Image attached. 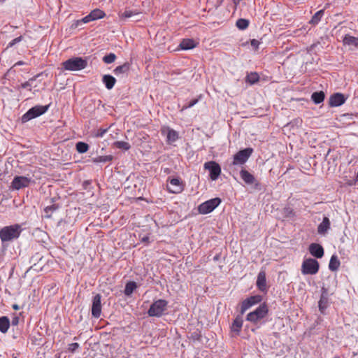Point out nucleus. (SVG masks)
Segmentation results:
<instances>
[{"instance_id":"obj_21","label":"nucleus","mask_w":358,"mask_h":358,"mask_svg":"<svg viewBox=\"0 0 358 358\" xmlns=\"http://www.w3.org/2000/svg\"><path fill=\"white\" fill-rule=\"evenodd\" d=\"M241 178L247 184H253L255 181V177L246 170H241L240 172Z\"/></svg>"},{"instance_id":"obj_29","label":"nucleus","mask_w":358,"mask_h":358,"mask_svg":"<svg viewBox=\"0 0 358 358\" xmlns=\"http://www.w3.org/2000/svg\"><path fill=\"white\" fill-rule=\"evenodd\" d=\"M328 306V299L326 295L322 294L321 295L320 299L319 301V309L323 313L324 310L327 308Z\"/></svg>"},{"instance_id":"obj_11","label":"nucleus","mask_w":358,"mask_h":358,"mask_svg":"<svg viewBox=\"0 0 358 358\" xmlns=\"http://www.w3.org/2000/svg\"><path fill=\"white\" fill-rule=\"evenodd\" d=\"M204 168L209 170L210 177L213 180H217L221 173V168L215 162H208L205 163Z\"/></svg>"},{"instance_id":"obj_2","label":"nucleus","mask_w":358,"mask_h":358,"mask_svg":"<svg viewBox=\"0 0 358 358\" xmlns=\"http://www.w3.org/2000/svg\"><path fill=\"white\" fill-rule=\"evenodd\" d=\"M87 65V60L78 57H72L62 63L63 69L71 71L83 70L86 68Z\"/></svg>"},{"instance_id":"obj_9","label":"nucleus","mask_w":358,"mask_h":358,"mask_svg":"<svg viewBox=\"0 0 358 358\" xmlns=\"http://www.w3.org/2000/svg\"><path fill=\"white\" fill-rule=\"evenodd\" d=\"M31 182V178L26 176H15L11 182V187L13 189L19 190L22 188L28 187Z\"/></svg>"},{"instance_id":"obj_19","label":"nucleus","mask_w":358,"mask_h":358,"mask_svg":"<svg viewBox=\"0 0 358 358\" xmlns=\"http://www.w3.org/2000/svg\"><path fill=\"white\" fill-rule=\"evenodd\" d=\"M243 321L242 317L241 316L236 317L231 324V331L236 334V335H238L243 327Z\"/></svg>"},{"instance_id":"obj_37","label":"nucleus","mask_w":358,"mask_h":358,"mask_svg":"<svg viewBox=\"0 0 358 358\" xmlns=\"http://www.w3.org/2000/svg\"><path fill=\"white\" fill-rule=\"evenodd\" d=\"M236 24L239 29L244 30L248 27L249 22L245 19L241 18L236 21Z\"/></svg>"},{"instance_id":"obj_3","label":"nucleus","mask_w":358,"mask_h":358,"mask_svg":"<svg viewBox=\"0 0 358 358\" xmlns=\"http://www.w3.org/2000/svg\"><path fill=\"white\" fill-rule=\"evenodd\" d=\"M167 301L164 299H158L151 304L148 311V314L150 317H159L164 315L167 309Z\"/></svg>"},{"instance_id":"obj_18","label":"nucleus","mask_w":358,"mask_h":358,"mask_svg":"<svg viewBox=\"0 0 358 358\" xmlns=\"http://www.w3.org/2000/svg\"><path fill=\"white\" fill-rule=\"evenodd\" d=\"M343 44L348 45L350 48H358V38L350 35H345L343 38Z\"/></svg>"},{"instance_id":"obj_36","label":"nucleus","mask_w":358,"mask_h":358,"mask_svg":"<svg viewBox=\"0 0 358 358\" xmlns=\"http://www.w3.org/2000/svg\"><path fill=\"white\" fill-rule=\"evenodd\" d=\"M259 80V76L257 73H250L246 77V82L252 85Z\"/></svg>"},{"instance_id":"obj_20","label":"nucleus","mask_w":358,"mask_h":358,"mask_svg":"<svg viewBox=\"0 0 358 358\" xmlns=\"http://www.w3.org/2000/svg\"><path fill=\"white\" fill-rule=\"evenodd\" d=\"M197 45V43L193 39L186 38L183 39L180 43V47L182 50H190L195 48Z\"/></svg>"},{"instance_id":"obj_17","label":"nucleus","mask_w":358,"mask_h":358,"mask_svg":"<svg viewBox=\"0 0 358 358\" xmlns=\"http://www.w3.org/2000/svg\"><path fill=\"white\" fill-rule=\"evenodd\" d=\"M330 229V221L327 217H324L322 222L318 225L317 232L319 234L325 235Z\"/></svg>"},{"instance_id":"obj_39","label":"nucleus","mask_w":358,"mask_h":358,"mask_svg":"<svg viewBox=\"0 0 358 358\" xmlns=\"http://www.w3.org/2000/svg\"><path fill=\"white\" fill-rule=\"evenodd\" d=\"M116 56L114 53H110L103 57V61L106 64H111L115 62Z\"/></svg>"},{"instance_id":"obj_46","label":"nucleus","mask_w":358,"mask_h":358,"mask_svg":"<svg viewBox=\"0 0 358 358\" xmlns=\"http://www.w3.org/2000/svg\"><path fill=\"white\" fill-rule=\"evenodd\" d=\"M19 322V318L17 317H15L12 320V324L13 325H17Z\"/></svg>"},{"instance_id":"obj_43","label":"nucleus","mask_w":358,"mask_h":358,"mask_svg":"<svg viewBox=\"0 0 358 358\" xmlns=\"http://www.w3.org/2000/svg\"><path fill=\"white\" fill-rule=\"evenodd\" d=\"M55 208L51 206H48L46 207L45 209H44V211H45V216L46 217H50V213H52Z\"/></svg>"},{"instance_id":"obj_25","label":"nucleus","mask_w":358,"mask_h":358,"mask_svg":"<svg viewBox=\"0 0 358 358\" xmlns=\"http://www.w3.org/2000/svg\"><path fill=\"white\" fill-rule=\"evenodd\" d=\"M141 13L137 10H125L123 13L120 15V17L122 20L136 17L138 16Z\"/></svg>"},{"instance_id":"obj_13","label":"nucleus","mask_w":358,"mask_h":358,"mask_svg":"<svg viewBox=\"0 0 358 358\" xmlns=\"http://www.w3.org/2000/svg\"><path fill=\"white\" fill-rule=\"evenodd\" d=\"M101 313V295L96 294L92 301V315L96 318H99Z\"/></svg>"},{"instance_id":"obj_48","label":"nucleus","mask_w":358,"mask_h":358,"mask_svg":"<svg viewBox=\"0 0 358 358\" xmlns=\"http://www.w3.org/2000/svg\"><path fill=\"white\" fill-rule=\"evenodd\" d=\"M13 309H15V310H18V309H19V306H18V305H17V304H14V305L13 306Z\"/></svg>"},{"instance_id":"obj_41","label":"nucleus","mask_w":358,"mask_h":358,"mask_svg":"<svg viewBox=\"0 0 358 358\" xmlns=\"http://www.w3.org/2000/svg\"><path fill=\"white\" fill-rule=\"evenodd\" d=\"M260 41L256 39H252L250 41V45L253 50H256L259 48V46L260 45Z\"/></svg>"},{"instance_id":"obj_7","label":"nucleus","mask_w":358,"mask_h":358,"mask_svg":"<svg viewBox=\"0 0 358 358\" xmlns=\"http://www.w3.org/2000/svg\"><path fill=\"white\" fill-rule=\"evenodd\" d=\"M221 203L220 198H213L208 200L198 206V211L200 214L206 215L211 213Z\"/></svg>"},{"instance_id":"obj_42","label":"nucleus","mask_w":358,"mask_h":358,"mask_svg":"<svg viewBox=\"0 0 358 358\" xmlns=\"http://www.w3.org/2000/svg\"><path fill=\"white\" fill-rule=\"evenodd\" d=\"M22 39V36H19V37H17L15 38H14L13 40H12L8 45L7 48H10V47H12L14 45L20 43Z\"/></svg>"},{"instance_id":"obj_32","label":"nucleus","mask_w":358,"mask_h":358,"mask_svg":"<svg viewBox=\"0 0 358 358\" xmlns=\"http://www.w3.org/2000/svg\"><path fill=\"white\" fill-rule=\"evenodd\" d=\"M113 159L112 155L99 156L92 159L94 163H105L110 162Z\"/></svg>"},{"instance_id":"obj_44","label":"nucleus","mask_w":358,"mask_h":358,"mask_svg":"<svg viewBox=\"0 0 358 358\" xmlns=\"http://www.w3.org/2000/svg\"><path fill=\"white\" fill-rule=\"evenodd\" d=\"M79 348V344L78 343H73L69 345V350L74 352Z\"/></svg>"},{"instance_id":"obj_38","label":"nucleus","mask_w":358,"mask_h":358,"mask_svg":"<svg viewBox=\"0 0 358 358\" xmlns=\"http://www.w3.org/2000/svg\"><path fill=\"white\" fill-rule=\"evenodd\" d=\"M107 131V129H98L92 131V136L95 138H101L104 136Z\"/></svg>"},{"instance_id":"obj_50","label":"nucleus","mask_w":358,"mask_h":358,"mask_svg":"<svg viewBox=\"0 0 358 358\" xmlns=\"http://www.w3.org/2000/svg\"><path fill=\"white\" fill-rule=\"evenodd\" d=\"M335 358H338V357H335Z\"/></svg>"},{"instance_id":"obj_23","label":"nucleus","mask_w":358,"mask_h":358,"mask_svg":"<svg viewBox=\"0 0 358 358\" xmlns=\"http://www.w3.org/2000/svg\"><path fill=\"white\" fill-rule=\"evenodd\" d=\"M340 264L341 263L338 257L336 255H332L329 261V268L332 271H337Z\"/></svg>"},{"instance_id":"obj_16","label":"nucleus","mask_w":358,"mask_h":358,"mask_svg":"<svg viewBox=\"0 0 358 358\" xmlns=\"http://www.w3.org/2000/svg\"><path fill=\"white\" fill-rule=\"evenodd\" d=\"M310 253L316 258H321L324 255L323 248L317 243H312L309 247Z\"/></svg>"},{"instance_id":"obj_4","label":"nucleus","mask_w":358,"mask_h":358,"mask_svg":"<svg viewBox=\"0 0 358 358\" xmlns=\"http://www.w3.org/2000/svg\"><path fill=\"white\" fill-rule=\"evenodd\" d=\"M268 309L265 303L259 305L255 310L249 313L246 316V320L256 324L264 319L268 314Z\"/></svg>"},{"instance_id":"obj_34","label":"nucleus","mask_w":358,"mask_h":358,"mask_svg":"<svg viewBox=\"0 0 358 358\" xmlns=\"http://www.w3.org/2000/svg\"><path fill=\"white\" fill-rule=\"evenodd\" d=\"M136 288V285L134 282H129L127 283L125 289H124V294L127 296L131 295L134 289Z\"/></svg>"},{"instance_id":"obj_33","label":"nucleus","mask_w":358,"mask_h":358,"mask_svg":"<svg viewBox=\"0 0 358 358\" xmlns=\"http://www.w3.org/2000/svg\"><path fill=\"white\" fill-rule=\"evenodd\" d=\"M76 147L78 152L81 154L87 152L89 150V145L84 142H78Z\"/></svg>"},{"instance_id":"obj_27","label":"nucleus","mask_w":358,"mask_h":358,"mask_svg":"<svg viewBox=\"0 0 358 358\" xmlns=\"http://www.w3.org/2000/svg\"><path fill=\"white\" fill-rule=\"evenodd\" d=\"M325 97V94L322 91L316 92L312 94L311 99L315 104L322 103Z\"/></svg>"},{"instance_id":"obj_45","label":"nucleus","mask_w":358,"mask_h":358,"mask_svg":"<svg viewBox=\"0 0 358 358\" xmlns=\"http://www.w3.org/2000/svg\"><path fill=\"white\" fill-rule=\"evenodd\" d=\"M198 102V100L197 99H193L187 105L185 106L182 110H185V109H187V108H192V106H194L196 103Z\"/></svg>"},{"instance_id":"obj_40","label":"nucleus","mask_w":358,"mask_h":358,"mask_svg":"<svg viewBox=\"0 0 358 358\" xmlns=\"http://www.w3.org/2000/svg\"><path fill=\"white\" fill-rule=\"evenodd\" d=\"M91 21H94V20H92L90 14H89V15H86L85 17H84L83 18H82L81 20H77L75 23V26L77 27L81 23H88Z\"/></svg>"},{"instance_id":"obj_24","label":"nucleus","mask_w":358,"mask_h":358,"mask_svg":"<svg viewBox=\"0 0 358 358\" xmlns=\"http://www.w3.org/2000/svg\"><path fill=\"white\" fill-rule=\"evenodd\" d=\"M257 285L258 288L264 291L266 289V276L264 272H260L257 276Z\"/></svg>"},{"instance_id":"obj_28","label":"nucleus","mask_w":358,"mask_h":358,"mask_svg":"<svg viewBox=\"0 0 358 358\" xmlns=\"http://www.w3.org/2000/svg\"><path fill=\"white\" fill-rule=\"evenodd\" d=\"M129 69V66L128 64L125 63L123 65L118 66L114 69V73L116 76L120 75V74H124L126 73Z\"/></svg>"},{"instance_id":"obj_1","label":"nucleus","mask_w":358,"mask_h":358,"mask_svg":"<svg viewBox=\"0 0 358 358\" xmlns=\"http://www.w3.org/2000/svg\"><path fill=\"white\" fill-rule=\"evenodd\" d=\"M22 231V226L18 224L4 227L0 230V238L2 242L11 241L17 238Z\"/></svg>"},{"instance_id":"obj_10","label":"nucleus","mask_w":358,"mask_h":358,"mask_svg":"<svg viewBox=\"0 0 358 358\" xmlns=\"http://www.w3.org/2000/svg\"><path fill=\"white\" fill-rule=\"evenodd\" d=\"M167 189L173 194H179L183 190V185L180 180L178 178H169Z\"/></svg>"},{"instance_id":"obj_49","label":"nucleus","mask_w":358,"mask_h":358,"mask_svg":"<svg viewBox=\"0 0 358 358\" xmlns=\"http://www.w3.org/2000/svg\"><path fill=\"white\" fill-rule=\"evenodd\" d=\"M148 239V238H143V241H147Z\"/></svg>"},{"instance_id":"obj_30","label":"nucleus","mask_w":358,"mask_h":358,"mask_svg":"<svg viewBox=\"0 0 358 358\" xmlns=\"http://www.w3.org/2000/svg\"><path fill=\"white\" fill-rule=\"evenodd\" d=\"M90 14L93 20L101 19L105 15L104 12L100 9H94Z\"/></svg>"},{"instance_id":"obj_47","label":"nucleus","mask_w":358,"mask_h":358,"mask_svg":"<svg viewBox=\"0 0 358 358\" xmlns=\"http://www.w3.org/2000/svg\"><path fill=\"white\" fill-rule=\"evenodd\" d=\"M29 87H30V85H29V83L28 82L24 83V84H22V87L23 88H28Z\"/></svg>"},{"instance_id":"obj_5","label":"nucleus","mask_w":358,"mask_h":358,"mask_svg":"<svg viewBox=\"0 0 358 358\" xmlns=\"http://www.w3.org/2000/svg\"><path fill=\"white\" fill-rule=\"evenodd\" d=\"M319 268L318 262L314 259L309 258L303 262L301 272L303 275H315L318 272Z\"/></svg>"},{"instance_id":"obj_35","label":"nucleus","mask_w":358,"mask_h":358,"mask_svg":"<svg viewBox=\"0 0 358 358\" xmlns=\"http://www.w3.org/2000/svg\"><path fill=\"white\" fill-rule=\"evenodd\" d=\"M324 15V10H320L315 13L310 20V22L313 24H317L321 20Z\"/></svg>"},{"instance_id":"obj_12","label":"nucleus","mask_w":358,"mask_h":358,"mask_svg":"<svg viewBox=\"0 0 358 358\" xmlns=\"http://www.w3.org/2000/svg\"><path fill=\"white\" fill-rule=\"evenodd\" d=\"M262 296L259 295H255L250 296L242 302L241 307V313L243 314L248 309L259 303L262 301Z\"/></svg>"},{"instance_id":"obj_8","label":"nucleus","mask_w":358,"mask_h":358,"mask_svg":"<svg viewBox=\"0 0 358 358\" xmlns=\"http://www.w3.org/2000/svg\"><path fill=\"white\" fill-rule=\"evenodd\" d=\"M252 151L253 150L252 148H245L238 152L234 156L233 164L242 165L245 164L252 155Z\"/></svg>"},{"instance_id":"obj_22","label":"nucleus","mask_w":358,"mask_h":358,"mask_svg":"<svg viewBox=\"0 0 358 358\" xmlns=\"http://www.w3.org/2000/svg\"><path fill=\"white\" fill-rule=\"evenodd\" d=\"M102 81L108 90H111L116 83L115 78L110 75H104Z\"/></svg>"},{"instance_id":"obj_14","label":"nucleus","mask_w":358,"mask_h":358,"mask_svg":"<svg viewBox=\"0 0 358 358\" xmlns=\"http://www.w3.org/2000/svg\"><path fill=\"white\" fill-rule=\"evenodd\" d=\"M162 133L166 136V141L169 144L176 142L178 138V132L169 127H162Z\"/></svg>"},{"instance_id":"obj_31","label":"nucleus","mask_w":358,"mask_h":358,"mask_svg":"<svg viewBox=\"0 0 358 358\" xmlns=\"http://www.w3.org/2000/svg\"><path fill=\"white\" fill-rule=\"evenodd\" d=\"M113 146L122 150H128L131 148L130 144L125 141H115L113 143Z\"/></svg>"},{"instance_id":"obj_6","label":"nucleus","mask_w":358,"mask_h":358,"mask_svg":"<svg viewBox=\"0 0 358 358\" xmlns=\"http://www.w3.org/2000/svg\"><path fill=\"white\" fill-rule=\"evenodd\" d=\"M48 109V106H36L30 108L22 117V121L26 122L31 119L44 114Z\"/></svg>"},{"instance_id":"obj_15","label":"nucleus","mask_w":358,"mask_h":358,"mask_svg":"<svg viewBox=\"0 0 358 358\" xmlns=\"http://www.w3.org/2000/svg\"><path fill=\"white\" fill-rule=\"evenodd\" d=\"M345 101L344 96L341 93H336L329 98V103L331 107H338Z\"/></svg>"},{"instance_id":"obj_26","label":"nucleus","mask_w":358,"mask_h":358,"mask_svg":"<svg viewBox=\"0 0 358 358\" xmlns=\"http://www.w3.org/2000/svg\"><path fill=\"white\" fill-rule=\"evenodd\" d=\"M10 326V321L7 317L3 316L0 317V331L6 333Z\"/></svg>"}]
</instances>
